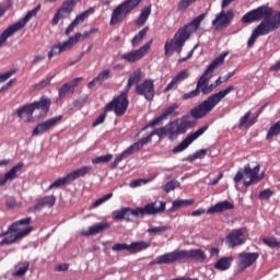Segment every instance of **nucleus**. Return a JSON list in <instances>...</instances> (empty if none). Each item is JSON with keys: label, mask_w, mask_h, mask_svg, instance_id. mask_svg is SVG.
Masks as SVG:
<instances>
[{"label": "nucleus", "mask_w": 280, "mask_h": 280, "mask_svg": "<svg viewBox=\"0 0 280 280\" xmlns=\"http://www.w3.org/2000/svg\"><path fill=\"white\" fill-rule=\"evenodd\" d=\"M192 3H196V0H180L177 5V10L179 12H185V10H187L189 5H192Z\"/></svg>", "instance_id": "603ef678"}, {"label": "nucleus", "mask_w": 280, "mask_h": 280, "mask_svg": "<svg viewBox=\"0 0 280 280\" xmlns=\"http://www.w3.org/2000/svg\"><path fill=\"white\" fill-rule=\"evenodd\" d=\"M257 259H259V253H241L238 254V267L241 270H246V268H250Z\"/></svg>", "instance_id": "412c9836"}, {"label": "nucleus", "mask_w": 280, "mask_h": 280, "mask_svg": "<svg viewBox=\"0 0 280 280\" xmlns=\"http://www.w3.org/2000/svg\"><path fill=\"white\" fill-rule=\"evenodd\" d=\"M207 156V149H200L196 153L188 155L186 161L194 163L197 159H205Z\"/></svg>", "instance_id": "a19ab883"}, {"label": "nucleus", "mask_w": 280, "mask_h": 280, "mask_svg": "<svg viewBox=\"0 0 280 280\" xmlns=\"http://www.w3.org/2000/svg\"><path fill=\"white\" fill-rule=\"evenodd\" d=\"M91 170H93L91 165L82 166L81 168L70 172L68 178H70V183H73V180H78V178H84L86 174L91 173Z\"/></svg>", "instance_id": "7c9ffc66"}, {"label": "nucleus", "mask_w": 280, "mask_h": 280, "mask_svg": "<svg viewBox=\"0 0 280 280\" xmlns=\"http://www.w3.org/2000/svg\"><path fill=\"white\" fill-rule=\"evenodd\" d=\"M166 203L165 201H154L145 205L143 208H124V211L126 212L124 214V220L126 222H130V215H133L135 218H139V215H156L159 213H163L165 211Z\"/></svg>", "instance_id": "6e6552de"}, {"label": "nucleus", "mask_w": 280, "mask_h": 280, "mask_svg": "<svg viewBox=\"0 0 280 280\" xmlns=\"http://www.w3.org/2000/svg\"><path fill=\"white\" fill-rule=\"evenodd\" d=\"M54 205H56V196H46L42 199H38L37 203L30 208V211H40L42 209H44V207H48V209H51Z\"/></svg>", "instance_id": "393cba45"}, {"label": "nucleus", "mask_w": 280, "mask_h": 280, "mask_svg": "<svg viewBox=\"0 0 280 280\" xmlns=\"http://www.w3.org/2000/svg\"><path fill=\"white\" fill-rule=\"evenodd\" d=\"M86 19H88L86 13L83 12V13L77 15L73 21H74V23L80 25V23H84V20H86Z\"/></svg>", "instance_id": "774afa93"}, {"label": "nucleus", "mask_w": 280, "mask_h": 280, "mask_svg": "<svg viewBox=\"0 0 280 280\" xmlns=\"http://www.w3.org/2000/svg\"><path fill=\"white\" fill-rule=\"evenodd\" d=\"M75 5V0H66L62 2L61 7L58 9V12L61 14H70L73 12Z\"/></svg>", "instance_id": "e433bc0d"}, {"label": "nucleus", "mask_w": 280, "mask_h": 280, "mask_svg": "<svg viewBox=\"0 0 280 280\" xmlns=\"http://www.w3.org/2000/svg\"><path fill=\"white\" fill-rule=\"evenodd\" d=\"M233 19H235V11L233 9L228 11L222 10L215 15L212 26L217 32H222V30H226L233 23Z\"/></svg>", "instance_id": "4468645a"}, {"label": "nucleus", "mask_w": 280, "mask_h": 280, "mask_svg": "<svg viewBox=\"0 0 280 280\" xmlns=\"http://www.w3.org/2000/svg\"><path fill=\"white\" fill-rule=\"evenodd\" d=\"M49 108H51V98L42 96L39 101L26 104L16 109V116L19 119L26 121V124H31V121H34V110H42L40 115H47Z\"/></svg>", "instance_id": "423d86ee"}, {"label": "nucleus", "mask_w": 280, "mask_h": 280, "mask_svg": "<svg viewBox=\"0 0 280 280\" xmlns=\"http://www.w3.org/2000/svg\"><path fill=\"white\" fill-rule=\"evenodd\" d=\"M147 248H150V243L145 241H139L133 242L130 245L126 243H117L112 247V250L115 253L127 250L130 255H135V253H141V250H145Z\"/></svg>", "instance_id": "dca6fc26"}, {"label": "nucleus", "mask_w": 280, "mask_h": 280, "mask_svg": "<svg viewBox=\"0 0 280 280\" xmlns=\"http://www.w3.org/2000/svg\"><path fill=\"white\" fill-rule=\"evenodd\" d=\"M179 107H180V105L178 103H173L166 109H164L162 115H164V118H166V119H167V117H170V115H172L173 117H178L180 115V113H178L176 110H178Z\"/></svg>", "instance_id": "4c0bfd02"}, {"label": "nucleus", "mask_w": 280, "mask_h": 280, "mask_svg": "<svg viewBox=\"0 0 280 280\" xmlns=\"http://www.w3.org/2000/svg\"><path fill=\"white\" fill-rule=\"evenodd\" d=\"M107 113L106 112V107H104V113L101 114L92 124L93 128H95V126H100V124H104V121H106V117H107Z\"/></svg>", "instance_id": "13d9d810"}, {"label": "nucleus", "mask_w": 280, "mask_h": 280, "mask_svg": "<svg viewBox=\"0 0 280 280\" xmlns=\"http://www.w3.org/2000/svg\"><path fill=\"white\" fill-rule=\"evenodd\" d=\"M246 229L241 228L233 230L226 237L225 242L230 248H235V246H242L246 244Z\"/></svg>", "instance_id": "6ab92c4d"}, {"label": "nucleus", "mask_w": 280, "mask_h": 280, "mask_svg": "<svg viewBox=\"0 0 280 280\" xmlns=\"http://www.w3.org/2000/svg\"><path fill=\"white\" fill-rule=\"evenodd\" d=\"M213 90H215L214 83H212L210 85H205L203 88L200 89V91L203 95H209V93H211Z\"/></svg>", "instance_id": "0e129e2a"}, {"label": "nucleus", "mask_w": 280, "mask_h": 280, "mask_svg": "<svg viewBox=\"0 0 280 280\" xmlns=\"http://www.w3.org/2000/svg\"><path fill=\"white\" fill-rule=\"evenodd\" d=\"M113 161V154L101 155L92 160L93 165H100V163H110Z\"/></svg>", "instance_id": "de8ad7c7"}, {"label": "nucleus", "mask_w": 280, "mask_h": 280, "mask_svg": "<svg viewBox=\"0 0 280 280\" xmlns=\"http://www.w3.org/2000/svg\"><path fill=\"white\" fill-rule=\"evenodd\" d=\"M38 12H40V4H38L36 8L32 9L31 11H28L22 20H20L19 22H15L13 24V27L18 28V32L20 30H23V27H25V25H27V22L33 16H36L38 14Z\"/></svg>", "instance_id": "c85d7f7f"}, {"label": "nucleus", "mask_w": 280, "mask_h": 280, "mask_svg": "<svg viewBox=\"0 0 280 280\" xmlns=\"http://www.w3.org/2000/svg\"><path fill=\"white\" fill-rule=\"evenodd\" d=\"M150 14H152V4H149V5L144 7V9H142L139 18L136 21V25L138 27H143V25H145V22L148 21V19H150Z\"/></svg>", "instance_id": "473e14b6"}, {"label": "nucleus", "mask_w": 280, "mask_h": 280, "mask_svg": "<svg viewBox=\"0 0 280 280\" xmlns=\"http://www.w3.org/2000/svg\"><path fill=\"white\" fill-rule=\"evenodd\" d=\"M209 130V126H203L199 128L197 131L189 133L178 145L173 149V154H178V152H184L191 144L192 141H196L199 137H202L205 132Z\"/></svg>", "instance_id": "f3484780"}, {"label": "nucleus", "mask_w": 280, "mask_h": 280, "mask_svg": "<svg viewBox=\"0 0 280 280\" xmlns=\"http://www.w3.org/2000/svg\"><path fill=\"white\" fill-rule=\"evenodd\" d=\"M69 183H71V179L69 178V175H66L51 183L48 189H57L58 187H63V185H69Z\"/></svg>", "instance_id": "ea45409f"}, {"label": "nucleus", "mask_w": 280, "mask_h": 280, "mask_svg": "<svg viewBox=\"0 0 280 280\" xmlns=\"http://www.w3.org/2000/svg\"><path fill=\"white\" fill-rule=\"evenodd\" d=\"M198 95H200V90H198L197 88L188 93H185L182 96V100L184 102H187V100H194V97H198Z\"/></svg>", "instance_id": "5fc2aeb1"}, {"label": "nucleus", "mask_w": 280, "mask_h": 280, "mask_svg": "<svg viewBox=\"0 0 280 280\" xmlns=\"http://www.w3.org/2000/svg\"><path fill=\"white\" fill-rule=\"evenodd\" d=\"M51 80H54V77H47L46 79L36 83L33 89H35V91H43V89H46V86H49V84H51Z\"/></svg>", "instance_id": "c03bdc74"}, {"label": "nucleus", "mask_w": 280, "mask_h": 280, "mask_svg": "<svg viewBox=\"0 0 280 280\" xmlns=\"http://www.w3.org/2000/svg\"><path fill=\"white\" fill-rule=\"evenodd\" d=\"M248 119H250V112H247L243 118H241L240 120V128H245L246 126H253V124H255V120H252L248 124Z\"/></svg>", "instance_id": "864d4df0"}, {"label": "nucleus", "mask_w": 280, "mask_h": 280, "mask_svg": "<svg viewBox=\"0 0 280 280\" xmlns=\"http://www.w3.org/2000/svg\"><path fill=\"white\" fill-rule=\"evenodd\" d=\"M97 32H100V28L93 27L90 31L84 32L83 34L82 33H75L74 36H79L78 43H80V40H84L85 38H91V35L92 34H97Z\"/></svg>", "instance_id": "49530a36"}, {"label": "nucleus", "mask_w": 280, "mask_h": 280, "mask_svg": "<svg viewBox=\"0 0 280 280\" xmlns=\"http://www.w3.org/2000/svg\"><path fill=\"white\" fill-rule=\"evenodd\" d=\"M180 187V182L178 180H170L163 186V189L166 194H170V191H174V189Z\"/></svg>", "instance_id": "09e8293b"}, {"label": "nucleus", "mask_w": 280, "mask_h": 280, "mask_svg": "<svg viewBox=\"0 0 280 280\" xmlns=\"http://www.w3.org/2000/svg\"><path fill=\"white\" fill-rule=\"evenodd\" d=\"M114 220H124V215H126V211H124V208L120 210H116L112 213Z\"/></svg>", "instance_id": "e2e57ef3"}, {"label": "nucleus", "mask_w": 280, "mask_h": 280, "mask_svg": "<svg viewBox=\"0 0 280 280\" xmlns=\"http://www.w3.org/2000/svg\"><path fill=\"white\" fill-rule=\"evenodd\" d=\"M271 33V28H269L266 25V22H260V24L253 31L248 42H247V47H253L255 45V42L259 36H268V34Z\"/></svg>", "instance_id": "4be33fe9"}, {"label": "nucleus", "mask_w": 280, "mask_h": 280, "mask_svg": "<svg viewBox=\"0 0 280 280\" xmlns=\"http://www.w3.org/2000/svg\"><path fill=\"white\" fill-rule=\"evenodd\" d=\"M14 73H16V71L11 70V71L0 74V84H3V82H5L7 80H10V78H12V75H14Z\"/></svg>", "instance_id": "052dcab7"}, {"label": "nucleus", "mask_w": 280, "mask_h": 280, "mask_svg": "<svg viewBox=\"0 0 280 280\" xmlns=\"http://www.w3.org/2000/svg\"><path fill=\"white\" fill-rule=\"evenodd\" d=\"M262 242L269 246V248H278V246H280V240L277 241L275 237H264Z\"/></svg>", "instance_id": "3c124183"}, {"label": "nucleus", "mask_w": 280, "mask_h": 280, "mask_svg": "<svg viewBox=\"0 0 280 280\" xmlns=\"http://www.w3.org/2000/svg\"><path fill=\"white\" fill-rule=\"evenodd\" d=\"M165 231H170V226H156V228H150L147 230V233L150 235H159L161 233H165Z\"/></svg>", "instance_id": "8fccbe9b"}, {"label": "nucleus", "mask_w": 280, "mask_h": 280, "mask_svg": "<svg viewBox=\"0 0 280 280\" xmlns=\"http://www.w3.org/2000/svg\"><path fill=\"white\" fill-rule=\"evenodd\" d=\"M259 170H261V165L259 164H256L253 168L250 164H246L244 171L242 172V170H240L234 176V183L237 185L244 177V187H250L254 183H260V180H264L266 173L262 172L261 175H259Z\"/></svg>", "instance_id": "1a4fd4ad"}, {"label": "nucleus", "mask_w": 280, "mask_h": 280, "mask_svg": "<svg viewBox=\"0 0 280 280\" xmlns=\"http://www.w3.org/2000/svg\"><path fill=\"white\" fill-rule=\"evenodd\" d=\"M233 260H234L233 256L221 257L214 264V268L215 270H220L221 272H224V270H229V268H231Z\"/></svg>", "instance_id": "2f4dec72"}, {"label": "nucleus", "mask_w": 280, "mask_h": 280, "mask_svg": "<svg viewBox=\"0 0 280 280\" xmlns=\"http://www.w3.org/2000/svg\"><path fill=\"white\" fill-rule=\"evenodd\" d=\"M16 32L19 31L16 27H14L13 24L9 26L7 30H4L0 34V47H3V44L10 38V36H13V34H16Z\"/></svg>", "instance_id": "f704fd0d"}, {"label": "nucleus", "mask_w": 280, "mask_h": 280, "mask_svg": "<svg viewBox=\"0 0 280 280\" xmlns=\"http://www.w3.org/2000/svg\"><path fill=\"white\" fill-rule=\"evenodd\" d=\"M24 165L23 162H20L12 166L3 176H0L2 184L5 186L9 182L16 180V178H19L18 174L23 170Z\"/></svg>", "instance_id": "b1692460"}, {"label": "nucleus", "mask_w": 280, "mask_h": 280, "mask_svg": "<svg viewBox=\"0 0 280 280\" xmlns=\"http://www.w3.org/2000/svg\"><path fill=\"white\" fill-rule=\"evenodd\" d=\"M137 95H141L148 102H152L154 100V80L145 79L142 83L136 85Z\"/></svg>", "instance_id": "a211bd4d"}, {"label": "nucleus", "mask_w": 280, "mask_h": 280, "mask_svg": "<svg viewBox=\"0 0 280 280\" xmlns=\"http://www.w3.org/2000/svg\"><path fill=\"white\" fill-rule=\"evenodd\" d=\"M113 198V192H109L101 198H98L94 203L93 207H100L101 205H104V202H108Z\"/></svg>", "instance_id": "4d7b16f0"}, {"label": "nucleus", "mask_w": 280, "mask_h": 280, "mask_svg": "<svg viewBox=\"0 0 280 280\" xmlns=\"http://www.w3.org/2000/svg\"><path fill=\"white\" fill-rule=\"evenodd\" d=\"M209 253H210L211 259H218V257H220V248L218 247H211L209 249Z\"/></svg>", "instance_id": "69168bd1"}, {"label": "nucleus", "mask_w": 280, "mask_h": 280, "mask_svg": "<svg viewBox=\"0 0 280 280\" xmlns=\"http://www.w3.org/2000/svg\"><path fill=\"white\" fill-rule=\"evenodd\" d=\"M60 19H65V15L57 11L52 18L51 25H57L58 23H60Z\"/></svg>", "instance_id": "338daca9"}, {"label": "nucleus", "mask_w": 280, "mask_h": 280, "mask_svg": "<svg viewBox=\"0 0 280 280\" xmlns=\"http://www.w3.org/2000/svg\"><path fill=\"white\" fill-rule=\"evenodd\" d=\"M259 21H262L267 27L271 28L270 32H276L280 27V12L275 14L272 8L260 5L245 13L242 18V23H255Z\"/></svg>", "instance_id": "f03ea898"}, {"label": "nucleus", "mask_w": 280, "mask_h": 280, "mask_svg": "<svg viewBox=\"0 0 280 280\" xmlns=\"http://www.w3.org/2000/svg\"><path fill=\"white\" fill-rule=\"evenodd\" d=\"M60 54H62L60 44L52 45L50 51L48 52V58L51 60L54 56H60Z\"/></svg>", "instance_id": "6e6d98bb"}, {"label": "nucleus", "mask_w": 280, "mask_h": 280, "mask_svg": "<svg viewBox=\"0 0 280 280\" xmlns=\"http://www.w3.org/2000/svg\"><path fill=\"white\" fill-rule=\"evenodd\" d=\"M191 127V121L185 119V118H177L173 121H170L165 125V127H161L155 129L154 131H151V138L156 137H168L171 141H174L178 135H185L187 132V128Z\"/></svg>", "instance_id": "0eeeda50"}, {"label": "nucleus", "mask_w": 280, "mask_h": 280, "mask_svg": "<svg viewBox=\"0 0 280 280\" xmlns=\"http://www.w3.org/2000/svg\"><path fill=\"white\" fill-rule=\"evenodd\" d=\"M279 135H280V119L269 128L266 136V140L270 141V139H272L273 137H279Z\"/></svg>", "instance_id": "58836bf2"}, {"label": "nucleus", "mask_w": 280, "mask_h": 280, "mask_svg": "<svg viewBox=\"0 0 280 280\" xmlns=\"http://www.w3.org/2000/svg\"><path fill=\"white\" fill-rule=\"evenodd\" d=\"M27 270H30V261H24L22 264V267L19 268V270L15 272V275L18 277H23V275H25V272H27Z\"/></svg>", "instance_id": "bf43d9fd"}, {"label": "nucleus", "mask_w": 280, "mask_h": 280, "mask_svg": "<svg viewBox=\"0 0 280 280\" xmlns=\"http://www.w3.org/2000/svg\"><path fill=\"white\" fill-rule=\"evenodd\" d=\"M143 73L141 72V69H138L136 71H133L130 75L128 81L131 84H139L141 82V78H142Z\"/></svg>", "instance_id": "37998d69"}, {"label": "nucleus", "mask_w": 280, "mask_h": 280, "mask_svg": "<svg viewBox=\"0 0 280 280\" xmlns=\"http://www.w3.org/2000/svg\"><path fill=\"white\" fill-rule=\"evenodd\" d=\"M108 229H110V223H108V221H103L90 226L88 231L83 232V235H85V237L91 235H98V233H104V231Z\"/></svg>", "instance_id": "bb28decb"}, {"label": "nucleus", "mask_w": 280, "mask_h": 280, "mask_svg": "<svg viewBox=\"0 0 280 280\" xmlns=\"http://www.w3.org/2000/svg\"><path fill=\"white\" fill-rule=\"evenodd\" d=\"M32 224V217H27L25 219H21L19 221L13 222L7 229V231L0 233V246H10L12 244H16L23 237H27L32 231H34V226H30ZM23 226H28L23 229Z\"/></svg>", "instance_id": "7ed1b4c3"}, {"label": "nucleus", "mask_w": 280, "mask_h": 280, "mask_svg": "<svg viewBox=\"0 0 280 280\" xmlns=\"http://www.w3.org/2000/svg\"><path fill=\"white\" fill-rule=\"evenodd\" d=\"M231 209H235V206L230 201L224 200L208 208L207 213L209 214L222 213L223 211H231Z\"/></svg>", "instance_id": "cd10ccee"}, {"label": "nucleus", "mask_w": 280, "mask_h": 280, "mask_svg": "<svg viewBox=\"0 0 280 280\" xmlns=\"http://www.w3.org/2000/svg\"><path fill=\"white\" fill-rule=\"evenodd\" d=\"M130 106V101L126 94L114 96L113 100L106 104L105 113H114L116 117H124Z\"/></svg>", "instance_id": "f8f14e48"}, {"label": "nucleus", "mask_w": 280, "mask_h": 280, "mask_svg": "<svg viewBox=\"0 0 280 280\" xmlns=\"http://www.w3.org/2000/svg\"><path fill=\"white\" fill-rule=\"evenodd\" d=\"M183 259H191L194 261H205L207 254L202 249H176L170 253H165L155 258L154 264L162 266L163 264H176V261H183Z\"/></svg>", "instance_id": "20e7f679"}, {"label": "nucleus", "mask_w": 280, "mask_h": 280, "mask_svg": "<svg viewBox=\"0 0 280 280\" xmlns=\"http://www.w3.org/2000/svg\"><path fill=\"white\" fill-rule=\"evenodd\" d=\"M108 78H110V69H105L88 84V89H95V86H102V84H104L105 80H108Z\"/></svg>", "instance_id": "c756f323"}, {"label": "nucleus", "mask_w": 280, "mask_h": 280, "mask_svg": "<svg viewBox=\"0 0 280 280\" xmlns=\"http://www.w3.org/2000/svg\"><path fill=\"white\" fill-rule=\"evenodd\" d=\"M224 58H226V54H222L211 61V63L208 66V68L206 69V71L202 73V75L199 78L197 82L196 89H198V91L207 86V83L209 82V80L213 78V71L218 69L219 65H222V62H224Z\"/></svg>", "instance_id": "ddd939ff"}, {"label": "nucleus", "mask_w": 280, "mask_h": 280, "mask_svg": "<svg viewBox=\"0 0 280 280\" xmlns=\"http://www.w3.org/2000/svg\"><path fill=\"white\" fill-rule=\"evenodd\" d=\"M235 91L234 85L228 86L225 90L220 91L211 96H209L206 101L190 109V115L194 119H202V117H207L211 110H213L217 105L224 100L225 95H229V93Z\"/></svg>", "instance_id": "39448f33"}, {"label": "nucleus", "mask_w": 280, "mask_h": 280, "mask_svg": "<svg viewBox=\"0 0 280 280\" xmlns=\"http://www.w3.org/2000/svg\"><path fill=\"white\" fill-rule=\"evenodd\" d=\"M275 192L270 189H265L259 192V198H264L265 200H268L269 198H272Z\"/></svg>", "instance_id": "680f3d73"}, {"label": "nucleus", "mask_w": 280, "mask_h": 280, "mask_svg": "<svg viewBox=\"0 0 280 280\" xmlns=\"http://www.w3.org/2000/svg\"><path fill=\"white\" fill-rule=\"evenodd\" d=\"M165 116L163 114H161L159 117L154 118L151 122H149L147 126H144L141 129V132L148 130V128H154V126H160V124L165 120Z\"/></svg>", "instance_id": "a18cd8bd"}, {"label": "nucleus", "mask_w": 280, "mask_h": 280, "mask_svg": "<svg viewBox=\"0 0 280 280\" xmlns=\"http://www.w3.org/2000/svg\"><path fill=\"white\" fill-rule=\"evenodd\" d=\"M152 43L153 40L151 39L147 44L141 46L139 49L131 50L120 55V60H125V62H130V63L139 62V60L144 58L145 54L150 51V48L152 47Z\"/></svg>", "instance_id": "2eb2a0df"}, {"label": "nucleus", "mask_w": 280, "mask_h": 280, "mask_svg": "<svg viewBox=\"0 0 280 280\" xmlns=\"http://www.w3.org/2000/svg\"><path fill=\"white\" fill-rule=\"evenodd\" d=\"M148 32H150V26H145L135 37L131 39V47H138L139 44L148 35Z\"/></svg>", "instance_id": "c9c22d12"}, {"label": "nucleus", "mask_w": 280, "mask_h": 280, "mask_svg": "<svg viewBox=\"0 0 280 280\" xmlns=\"http://www.w3.org/2000/svg\"><path fill=\"white\" fill-rule=\"evenodd\" d=\"M143 0H125L112 12L109 25L115 26L124 22V19L135 10Z\"/></svg>", "instance_id": "9d476101"}, {"label": "nucleus", "mask_w": 280, "mask_h": 280, "mask_svg": "<svg viewBox=\"0 0 280 280\" xmlns=\"http://www.w3.org/2000/svg\"><path fill=\"white\" fill-rule=\"evenodd\" d=\"M206 16L207 14L201 13L190 23L179 27L174 37L165 42L164 55L170 57L172 54H174V51H176V54H180L183 51V47H185V43L191 38V34H196V32H198L200 23L205 21Z\"/></svg>", "instance_id": "f257e3e1"}, {"label": "nucleus", "mask_w": 280, "mask_h": 280, "mask_svg": "<svg viewBox=\"0 0 280 280\" xmlns=\"http://www.w3.org/2000/svg\"><path fill=\"white\" fill-rule=\"evenodd\" d=\"M80 35H74L68 38V40L63 42V43H59V47L61 49V54H63V51H70V49H73L74 45H78V38Z\"/></svg>", "instance_id": "72a5a7b5"}, {"label": "nucleus", "mask_w": 280, "mask_h": 280, "mask_svg": "<svg viewBox=\"0 0 280 280\" xmlns=\"http://www.w3.org/2000/svg\"><path fill=\"white\" fill-rule=\"evenodd\" d=\"M194 202H195L194 199L175 200L173 201L172 209H170L168 211L180 209V207H190V205H194Z\"/></svg>", "instance_id": "79ce46f5"}, {"label": "nucleus", "mask_w": 280, "mask_h": 280, "mask_svg": "<svg viewBox=\"0 0 280 280\" xmlns=\"http://www.w3.org/2000/svg\"><path fill=\"white\" fill-rule=\"evenodd\" d=\"M152 141V136L149 133V136L140 139L139 141L131 144L129 148L124 150L110 164L109 170H116L117 165L124 161V159H128V156H132L135 152H139L140 150H143V145H148Z\"/></svg>", "instance_id": "9b49d317"}, {"label": "nucleus", "mask_w": 280, "mask_h": 280, "mask_svg": "<svg viewBox=\"0 0 280 280\" xmlns=\"http://www.w3.org/2000/svg\"><path fill=\"white\" fill-rule=\"evenodd\" d=\"M84 78L79 77L73 79L72 81L65 83L59 90H58V95L60 100H65L69 95V93H74L75 86H78L79 82H82Z\"/></svg>", "instance_id": "5701e85b"}, {"label": "nucleus", "mask_w": 280, "mask_h": 280, "mask_svg": "<svg viewBox=\"0 0 280 280\" xmlns=\"http://www.w3.org/2000/svg\"><path fill=\"white\" fill-rule=\"evenodd\" d=\"M62 121V115L49 118L48 120L38 124L33 132L32 137H38V135H45V132H49L51 128H55V126H58Z\"/></svg>", "instance_id": "aec40b11"}, {"label": "nucleus", "mask_w": 280, "mask_h": 280, "mask_svg": "<svg viewBox=\"0 0 280 280\" xmlns=\"http://www.w3.org/2000/svg\"><path fill=\"white\" fill-rule=\"evenodd\" d=\"M187 78H189V70L184 69V70L179 71L171 80V82L166 85V88L164 89V93H170V91H172V89H174V86H176V84H179V82H185V80H187Z\"/></svg>", "instance_id": "a878e982"}]
</instances>
